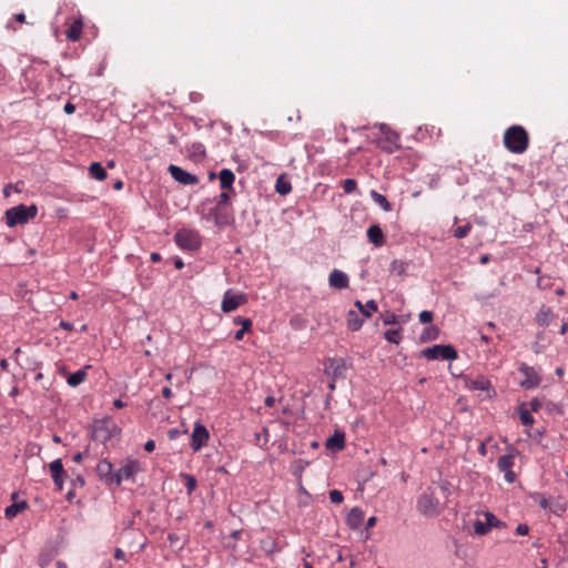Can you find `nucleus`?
Wrapping results in <instances>:
<instances>
[{
  "mask_svg": "<svg viewBox=\"0 0 568 568\" xmlns=\"http://www.w3.org/2000/svg\"><path fill=\"white\" fill-rule=\"evenodd\" d=\"M515 464V455L506 454L498 458L497 466L500 471L510 470Z\"/></svg>",
  "mask_w": 568,
  "mask_h": 568,
  "instance_id": "nucleus-26",
  "label": "nucleus"
},
{
  "mask_svg": "<svg viewBox=\"0 0 568 568\" xmlns=\"http://www.w3.org/2000/svg\"><path fill=\"white\" fill-rule=\"evenodd\" d=\"M386 341L393 344H399L402 339L400 331L399 329H388L384 334Z\"/></svg>",
  "mask_w": 568,
  "mask_h": 568,
  "instance_id": "nucleus-33",
  "label": "nucleus"
},
{
  "mask_svg": "<svg viewBox=\"0 0 568 568\" xmlns=\"http://www.w3.org/2000/svg\"><path fill=\"white\" fill-rule=\"evenodd\" d=\"M155 448V443L154 440L150 439L148 440L145 444H144V449L149 453L153 452Z\"/></svg>",
  "mask_w": 568,
  "mask_h": 568,
  "instance_id": "nucleus-50",
  "label": "nucleus"
},
{
  "mask_svg": "<svg viewBox=\"0 0 568 568\" xmlns=\"http://www.w3.org/2000/svg\"><path fill=\"white\" fill-rule=\"evenodd\" d=\"M329 499L334 504H341V503H343L344 497H343V494L339 490L333 489V490L329 491Z\"/></svg>",
  "mask_w": 568,
  "mask_h": 568,
  "instance_id": "nucleus-40",
  "label": "nucleus"
},
{
  "mask_svg": "<svg viewBox=\"0 0 568 568\" xmlns=\"http://www.w3.org/2000/svg\"><path fill=\"white\" fill-rule=\"evenodd\" d=\"M49 469L55 486L58 487V489L61 490L63 488L65 477V471L63 469L61 459H54L53 462H51L49 465Z\"/></svg>",
  "mask_w": 568,
  "mask_h": 568,
  "instance_id": "nucleus-13",
  "label": "nucleus"
},
{
  "mask_svg": "<svg viewBox=\"0 0 568 568\" xmlns=\"http://www.w3.org/2000/svg\"><path fill=\"white\" fill-rule=\"evenodd\" d=\"M229 191H230V190H224V191L220 194L219 205H224V204L229 203V201H230V194H229Z\"/></svg>",
  "mask_w": 568,
  "mask_h": 568,
  "instance_id": "nucleus-46",
  "label": "nucleus"
},
{
  "mask_svg": "<svg viewBox=\"0 0 568 568\" xmlns=\"http://www.w3.org/2000/svg\"><path fill=\"white\" fill-rule=\"evenodd\" d=\"M305 465H306V463H305V462H303V460H297V462L295 463V467H296V469H297L300 473H301V471H303V469H304V466H305Z\"/></svg>",
  "mask_w": 568,
  "mask_h": 568,
  "instance_id": "nucleus-57",
  "label": "nucleus"
},
{
  "mask_svg": "<svg viewBox=\"0 0 568 568\" xmlns=\"http://www.w3.org/2000/svg\"><path fill=\"white\" fill-rule=\"evenodd\" d=\"M38 213V207L34 204L24 205L19 204L6 211L7 225L14 227L24 225L30 220L34 219Z\"/></svg>",
  "mask_w": 568,
  "mask_h": 568,
  "instance_id": "nucleus-2",
  "label": "nucleus"
},
{
  "mask_svg": "<svg viewBox=\"0 0 568 568\" xmlns=\"http://www.w3.org/2000/svg\"><path fill=\"white\" fill-rule=\"evenodd\" d=\"M162 395L163 397H165L166 399L171 398L172 397V390L170 387H164L162 389Z\"/></svg>",
  "mask_w": 568,
  "mask_h": 568,
  "instance_id": "nucleus-55",
  "label": "nucleus"
},
{
  "mask_svg": "<svg viewBox=\"0 0 568 568\" xmlns=\"http://www.w3.org/2000/svg\"><path fill=\"white\" fill-rule=\"evenodd\" d=\"M516 531L520 536H525L529 532V527L525 524H520L517 526Z\"/></svg>",
  "mask_w": 568,
  "mask_h": 568,
  "instance_id": "nucleus-49",
  "label": "nucleus"
},
{
  "mask_svg": "<svg viewBox=\"0 0 568 568\" xmlns=\"http://www.w3.org/2000/svg\"><path fill=\"white\" fill-rule=\"evenodd\" d=\"M245 333H246V332H245L244 329H242V328H241V329H239V331L235 333V335H234L235 339H236V341H241V339L243 338V336H244V334H245Z\"/></svg>",
  "mask_w": 568,
  "mask_h": 568,
  "instance_id": "nucleus-58",
  "label": "nucleus"
},
{
  "mask_svg": "<svg viewBox=\"0 0 568 568\" xmlns=\"http://www.w3.org/2000/svg\"><path fill=\"white\" fill-rule=\"evenodd\" d=\"M234 322L241 324V328L245 332H248L252 327V321L250 318L236 317Z\"/></svg>",
  "mask_w": 568,
  "mask_h": 568,
  "instance_id": "nucleus-41",
  "label": "nucleus"
},
{
  "mask_svg": "<svg viewBox=\"0 0 568 568\" xmlns=\"http://www.w3.org/2000/svg\"><path fill=\"white\" fill-rule=\"evenodd\" d=\"M433 320V313L430 311H422L419 313V321L424 324L430 323Z\"/></svg>",
  "mask_w": 568,
  "mask_h": 568,
  "instance_id": "nucleus-45",
  "label": "nucleus"
},
{
  "mask_svg": "<svg viewBox=\"0 0 568 568\" xmlns=\"http://www.w3.org/2000/svg\"><path fill=\"white\" fill-rule=\"evenodd\" d=\"M488 386H489L488 381L483 379V378L473 382V387L476 389L486 390L488 388Z\"/></svg>",
  "mask_w": 568,
  "mask_h": 568,
  "instance_id": "nucleus-44",
  "label": "nucleus"
},
{
  "mask_svg": "<svg viewBox=\"0 0 568 568\" xmlns=\"http://www.w3.org/2000/svg\"><path fill=\"white\" fill-rule=\"evenodd\" d=\"M16 19H17V21H19V22H24V21H26V16H24V13H18V14L16 16Z\"/></svg>",
  "mask_w": 568,
  "mask_h": 568,
  "instance_id": "nucleus-64",
  "label": "nucleus"
},
{
  "mask_svg": "<svg viewBox=\"0 0 568 568\" xmlns=\"http://www.w3.org/2000/svg\"><path fill=\"white\" fill-rule=\"evenodd\" d=\"M326 448L332 450H342L345 446V434L336 430L333 436L326 440Z\"/></svg>",
  "mask_w": 568,
  "mask_h": 568,
  "instance_id": "nucleus-18",
  "label": "nucleus"
},
{
  "mask_svg": "<svg viewBox=\"0 0 568 568\" xmlns=\"http://www.w3.org/2000/svg\"><path fill=\"white\" fill-rule=\"evenodd\" d=\"M364 520V511L359 507L349 510L346 517V524L352 529H358Z\"/></svg>",
  "mask_w": 568,
  "mask_h": 568,
  "instance_id": "nucleus-16",
  "label": "nucleus"
},
{
  "mask_svg": "<svg viewBox=\"0 0 568 568\" xmlns=\"http://www.w3.org/2000/svg\"><path fill=\"white\" fill-rule=\"evenodd\" d=\"M504 473V477H505V480L507 483H514L516 480V474L510 469V470H505L503 471Z\"/></svg>",
  "mask_w": 568,
  "mask_h": 568,
  "instance_id": "nucleus-47",
  "label": "nucleus"
},
{
  "mask_svg": "<svg viewBox=\"0 0 568 568\" xmlns=\"http://www.w3.org/2000/svg\"><path fill=\"white\" fill-rule=\"evenodd\" d=\"M328 374H332L334 379L342 377L345 373V364L342 359L331 361L329 365L325 367Z\"/></svg>",
  "mask_w": 568,
  "mask_h": 568,
  "instance_id": "nucleus-22",
  "label": "nucleus"
},
{
  "mask_svg": "<svg viewBox=\"0 0 568 568\" xmlns=\"http://www.w3.org/2000/svg\"><path fill=\"white\" fill-rule=\"evenodd\" d=\"M531 498L539 504V506L544 509L548 508L549 503L548 499L540 493H535L531 495Z\"/></svg>",
  "mask_w": 568,
  "mask_h": 568,
  "instance_id": "nucleus-38",
  "label": "nucleus"
},
{
  "mask_svg": "<svg viewBox=\"0 0 568 568\" xmlns=\"http://www.w3.org/2000/svg\"><path fill=\"white\" fill-rule=\"evenodd\" d=\"M367 239L371 243H373L375 246H382L384 244V233L382 231V229L379 227V225L377 224H374V225H371L368 229H367Z\"/></svg>",
  "mask_w": 568,
  "mask_h": 568,
  "instance_id": "nucleus-17",
  "label": "nucleus"
},
{
  "mask_svg": "<svg viewBox=\"0 0 568 568\" xmlns=\"http://www.w3.org/2000/svg\"><path fill=\"white\" fill-rule=\"evenodd\" d=\"M375 524H376V517L372 516V517H369V518L367 519V521H366V528H367V529H368V528H372V527H374V526H375Z\"/></svg>",
  "mask_w": 568,
  "mask_h": 568,
  "instance_id": "nucleus-56",
  "label": "nucleus"
},
{
  "mask_svg": "<svg viewBox=\"0 0 568 568\" xmlns=\"http://www.w3.org/2000/svg\"><path fill=\"white\" fill-rule=\"evenodd\" d=\"M169 172L172 175V178L184 185H194L199 182V179L196 175L191 174L183 170L182 168L171 164L169 166Z\"/></svg>",
  "mask_w": 568,
  "mask_h": 568,
  "instance_id": "nucleus-12",
  "label": "nucleus"
},
{
  "mask_svg": "<svg viewBox=\"0 0 568 568\" xmlns=\"http://www.w3.org/2000/svg\"><path fill=\"white\" fill-rule=\"evenodd\" d=\"M355 306L363 314V317H371L372 314L377 311V304L373 300H369L365 304L361 301H356Z\"/></svg>",
  "mask_w": 568,
  "mask_h": 568,
  "instance_id": "nucleus-23",
  "label": "nucleus"
},
{
  "mask_svg": "<svg viewBox=\"0 0 568 568\" xmlns=\"http://www.w3.org/2000/svg\"><path fill=\"white\" fill-rule=\"evenodd\" d=\"M501 523L491 513H485L484 519H476L474 523V531L476 535H486L491 527L499 526Z\"/></svg>",
  "mask_w": 568,
  "mask_h": 568,
  "instance_id": "nucleus-11",
  "label": "nucleus"
},
{
  "mask_svg": "<svg viewBox=\"0 0 568 568\" xmlns=\"http://www.w3.org/2000/svg\"><path fill=\"white\" fill-rule=\"evenodd\" d=\"M275 190L281 195H287L292 191L291 182L284 175H280L275 183Z\"/></svg>",
  "mask_w": 568,
  "mask_h": 568,
  "instance_id": "nucleus-28",
  "label": "nucleus"
},
{
  "mask_svg": "<svg viewBox=\"0 0 568 568\" xmlns=\"http://www.w3.org/2000/svg\"><path fill=\"white\" fill-rule=\"evenodd\" d=\"M174 265L178 270H181L184 266V263L181 258H176Z\"/></svg>",
  "mask_w": 568,
  "mask_h": 568,
  "instance_id": "nucleus-63",
  "label": "nucleus"
},
{
  "mask_svg": "<svg viewBox=\"0 0 568 568\" xmlns=\"http://www.w3.org/2000/svg\"><path fill=\"white\" fill-rule=\"evenodd\" d=\"M438 328L436 326H428V327H425L424 332L420 334L419 336V339L423 342V343H426V342H429V341H434L438 337Z\"/></svg>",
  "mask_w": 568,
  "mask_h": 568,
  "instance_id": "nucleus-32",
  "label": "nucleus"
},
{
  "mask_svg": "<svg viewBox=\"0 0 568 568\" xmlns=\"http://www.w3.org/2000/svg\"><path fill=\"white\" fill-rule=\"evenodd\" d=\"M142 469V465L139 460L126 459L118 471L114 473V484L120 485L123 480L133 479Z\"/></svg>",
  "mask_w": 568,
  "mask_h": 568,
  "instance_id": "nucleus-6",
  "label": "nucleus"
},
{
  "mask_svg": "<svg viewBox=\"0 0 568 568\" xmlns=\"http://www.w3.org/2000/svg\"><path fill=\"white\" fill-rule=\"evenodd\" d=\"M209 430L200 422L195 423L191 435V447L194 452L200 450L209 440Z\"/></svg>",
  "mask_w": 568,
  "mask_h": 568,
  "instance_id": "nucleus-9",
  "label": "nucleus"
},
{
  "mask_svg": "<svg viewBox=\"0 0 568 568\" xmlns=\"http://www.w3.org/2000/svg\"><path fill=\"white\" fill-rule=\"evenodd\" d=\"M519 372L524 375V379L520 382V385L524 388L530 389L539 385L540 377L534 367L521 363L519 366Z\"/></svg>",
  "mask_w": 568,
  "mask_h": 568,
  "instance_id": "nucleus-10",
  "label": "nucleus"
},
{
  "mask_svg": "<svg viewBox=\"0 0 568 568\" xmlns=\"http://www.w3.org/2000/svg\"><path fill=\"white\" fill-rule=\"evenodd\" d=\"M554 318V314L549 307L542 306L536 314V322L541 327H547Z\"/></svg>",
  "mask_w": 568,
  "mask_h": 568,
  "instance_id": "nucleus-21",
  "label": "nucleus"
},
{
  "mask_svg": "<svg viewBox=\"0 0 568 568\" xmlns=\"http://www.w3.org/2000/svg\"><path fill=\"white\" fill-rule=\"evenodd\" d=\"M82 32V21L75 20L67 30V38L71 41L80 39Z\"/></svg>",
  "mask_w": 568,
  "mask_h": 568,
  "instance_id": "nucleus-29",
  "label": "nucleus"
},
{
  "mask_svg": "<svg viewBox=\"0 0 568 568\" xmlns=\"http://www.w3.org/2000/svg\"><path fill=\"white\" fill-rule=\"evenodd\" d=\"M190 152L192 155H204L205 148L202 143H193L191 145Z\"/></svg>",
  "mask_w": 568,
  "mask_h": 568,
  "instance_id": "nucleus-42",
  "label": "nucleus"
},
{
  "mask_svg": "<svg viewBox=\"0 0 568 568\" xmlns=\"http://www.w3.org/2000/svg\"><path fill=\"white\" fill-rule=\"evenodd\" d=\"M97 471L100 477L114 484V473H112V464L109 460L103 459L99 462L97 465Z\"/></svg>",
  "mask_w": 568,
  "mask_h": 568,
  "instance_id": "nucleus-20",
  "label": "nucleus"
},
{
  "mask_svg": "<svg viewBox=\"0 0 568 568\" xmlns=\"http://www.w3.org/2000/svg\"><path fill=\"white\" fill-rule=\"evenodd\" d=\"M420 355L427 359H455L457 352L450 345H433L422 351Z\"/></svg>",
  "mask_w": 568,
  "mask_h": 568,
  "instance_id": "nucleus-5",
  "label": "nucleus"
},
{
  "mask_svg": "<svg viewBox=\"0 0 568 568\" xmlns=\"http://www.w3.org/2000/svg\"><path fill=\"white\" fill-rule=\"evenodd\" d=\"M150 257H151V261H153V262H159L161 260L160 253H156V252L151 253Z\"/></svg>",
  "mask_w": 568,
  "mask_h": 568,
  "instance_id": "nucleus-62",
  "label": "nucleus"
},
{
  "mask_svg": "<svg viewBox=\"0 0 568 568\" xmlns=\"http://www.w3.org/2000/svg\"><path fill=\"white\" fill-rule=\"evenodd\" d=\"M365 317H361L359 314L356 311H349L347 313V326L352 331H358L363 323Z\"/></svg>",
  "mask_w": 568,
  "mask_h": 568,
  "instance_id": "nucleus-25",
  "label": "nucleus"
},
{
  "mask_svg": "<svg viewBox=\"0 0 568 568\" xmlns=\"http://www.w3.org/2000/svg\"><path fill=\"white\" fill-rule=\"evenodd\" d=\"M89 173L91 178L103 181L106 178V172L104 168L99 162H93L89 166Z\"/></svg>",
  "mask_w": 568,
  "mask_h": 568,
  "instance_id": "nucleus-30",
  "label": "nucleus"
},
{
  "mask_svg": "<svg viewBox=\"0 0 568 568\" xmlns=\"http://www.w3.org/2000/svg\"><path fill=\"white\" fill-rule=\"evenodd\" d=\"M176 244L187 251H195L201 246V237L194 230L182 229L175 233Z\"/></svg>",
  "mask_w": 568,
  "mask_h": 568,
  "instance_id": "nucleus-4",
  "label": "nucleus"
},
{
  "mask_svg": "<svg viewBox=\"0 0 568 568\" xmlns=\"http://www.w3.org/2000/svg\"><path fill=\"white\" fill-rule=\"evenodd\" d=\"M328 284L333 288L343 290L348 287L349 280L346 273L335 268L328 275Z\"/></svg>",
  "mask_w": 568,
  "mask_h": 568,
  "instance_id": "nucleus-14",
  "label": "nucleus"
},
{
  "mask_svg": "<svg viewBox=\"0 0 568 568\" xmlns=\"http://www.w3.org/2000/svg\"><path fill=\"white\" fill-rule=\"evenodd\" d=\"M566 332H568V317L565 320L560 327V334H565Z\"/></svg>",
  "mask_w": 568,
  "mask_h": 568,
  "instance_id": "nucleus-60",
  "label": "nucleus"
},
{
  "mask_svg": "<svg viewBox=\"0 0 568 568\" xmlns=\"http://www.w3.org/2000/svg\"><path fill=\"white\" fill-rule=\"evenodd\" d=\"M379 129V132L385 136V139L397 146L398 141V134L393 131L390 128H388L385 123H381L377 125Z\"/></svg>",
  "mask_w": 568,
  "mask_h": 568,
  "instance_id": "nucleus-31",
  "label": "nucleus"
},
{
  "mask_svg": "<svg viewBox=\"0 0 568 568\" xmlns=\"http://www.w3.org/2000/svg\"><path fill=\"white\" fill-rule=\"evenodd\" d=\"M125 405H126V404H125L124 402H122L121 399H115V400L113 402V406H114L115 408H122V407H124Z\"/></svg>",
  "mask_w": 568,
  "mask_h": 568,
  "instance_id": "nucleus-61",
  "label": "nucleus"
},
{
  "mask_svg": "<svg viewBox=\"0 0 568 568\" xmlns=\"http://www.w3.org/2000/svg\"><path fill=\"white\" fill-rule=\"evenodd\" d=\"M417 510L427 517L436 516L439 513V503L430 494L424 493L417 500Z\"/></svg>",
  "mask_w": 568,
  "mask_h": 568,
  "instance_id": "nucleus-7",
  "label": "nucleus"
},
{
  "mask_svg": "<svg viewBox=\"0 0 568 568\" xmlns=\"http://www.w3.org/2000/svg\"><path fill=\"white\" fill-rule=\"evenodd\" d=\"M541 407V403L538 398H534L529 402V408L532 412H537Z\"/></svg>",
  "mask_w": 568,
  "mask_h": 568,
  "instance_id": "nucleus-48",
  "label": "nucleus"
},
{
  "mask_svg": "<svg viewBox=\"0 0 568 568\" xmlns=\"http://www.w3.org/2000/svg\"><path fill=\"white\" fill-rule=\"evenodd\" d=\"M383 323L385 325H393V324H396L397 323V316L393 313H386L384 316H383Z\"/></svg>",
  "mask_w": 568,
  "mask_h": 568,
  "instance_id": "nucleus-43",
  "label": "nucleus"
},
{
  "mask_svg": "<svg viewBox=\"0 0 568 568\" xmlns=\"http://www.w3.org/2000/svg\"><path fill=\"white\" fill-rule=\"evenodd\" d=\"M275 403V398L273 396H267L265 398V405L268 406V407H272Z\"/></svg>",
  "mask_w": 568,
  "mask_h": 568,
  "instance_id": "nucleus-59",
  "label": "nucleus"
},
{
  "mask_svg": "<svg viewBox=\"0 0 568 568\" xmlns=\"http://www.w3.org/2000/svg\"><path fill=\"white\" fill-rule=\"evenodd\" d=\"M390 272L397 275H402L405 272V265L403 262L393 261L390 264Z\"/></svg>",
  "mask_w": 568,
  "mask_h": 568,
  "instance_id": "nucleus-39",
  "label": "nucleus"
},
{
  "mask_svg": "<svg viewBox=\"0 0 568 568\" xmlns=\"http://www.w3.org/2000/svg\"><path fill=\"white\" fill-rule=\"evenodd\" d=\"M244 303H246L245 294L233 293L231 290H229L225 292V294L223 296L221 308L223 312L230 313V312L236 310L239 306H241Z\"/></svg>",
  "mask_w": 568,
  "mask_h": 568,
  "instance_id": "nucleus-8",
  "label": "nucleus"
},
{
  "mask_svg": "<svg viewBox=\"0 0 568 568\" xmlns=\"http://www.w3.org/2000/svg\"><path fill=\"white\" fill-rule=\"evenodd\" d=\"M63 110L67 114H72L74 112L75 108L72 103H67L64 105Z\"/></svg>",
  "mask_w": 568,
  "mask_h": 568,
  "instance_id": "nucleus-53",
  "label": "nucleus"
},
{
  "mask_svg": "<svg viewBox=\"0 0 568 568\" xmlns=\"http://www.w3.org/2000/svg\"><path fill=\"white\" fill-rule=\"evenodd\" d=\"M470 229H471V225L469 223L462 225V226H457L454 230V236L456 239H464L468 235Z\"/></svg>",
  "mask_w": 568,
  "mask_h": 568,
  "instance_id": "nucleus-35",
  "label": "nucleus"
},
{
  "mask_svg": "<svg viewBox=\"0 0 568 568\" xmlns=\"http://www.w3.org/2000/svg\"><path fill=\"white\" fill-rule=\"evenodd\" d=\"M529 143L527 131L520 125H513L504 133L505 148L516 154L524 153Z\"/></svg>",
  "mask_w": 568,
  "mask_h": 568,
  "instance_id": "nucleus-1",
  "label": "nucleus"
},
{
  "mask_svg": "<svg viewBox=\"0 0 568 568\" xmlns=\"http://www.w3.org/2000/svg\"><path fill=\"white\" fill-rule=\"evenodd\" d=\"M12 505L6 507L4 509V515L7 518H13L27 508V501L24 499H19L17 494H12Z\"/></svg>",
  "mask_w": 568,
  "mask_h": 568,
  "instance_id": "nucleus-15",
  "label": "nucleus"
},
{
  "mask_svg": "<svg viewBox=\"0 0 568 568\" xmlns=\"http://www.w3.org/2000/svg\"><path fill=\"white\" fill-rule=\"evenodd\" d=\"M114 557H115V559L124 560L125 554L122 549L116 548L114 551Z\"/></svg>",
  "mask_w": 568,
  "mask_h": 568,
  "instance_id": "nucleus-52",
  "label": "nucleus"
},
{
  "mask_svg": "<svg viewBox=\"0 0 568 568\" xmlns=\"http://www.w3.org/2000/svg\"><path fill=\"white\" fill-rule=\"evenodd\" d=\"M183 477L185 479L187 494L191 495L196 487V479L193 476L186 474H184Z\"/></svg>",
  "mask_w": 568,
  "mask_h": 568,
  "instance_id": "nucleus-37",
  "label": "nucleus"
},
{
  "mask_svg": "<svg viewBox=\"0 0 568 568\" xmlns=\"http://www.w3.org/2000/svg\"><path fill=\"white\" fill-rule=\"evenodd\" d=\"M180 435V430L176 428H172L168 432V436L170 439H175Z\"/></svg>",
  "mask_w": 568,
  "mask_h": 568,
  "instance_id": "nucleus-51",
  "label": "nucleus"
},
{
  "mask_svg": "<svg viewBox=\"0 0 568 568\" xmlns=\"http://www.w3.org/2000/svg\"><path fill=\"white\" fill-rule=\"evenodd\" d=\"M119 433L116 425L110 419L97 420L92 426V438L105 444Z\"/></svg>",
  "mask_w": 568,
  "mask_h": 568,
  "instance_id": "nucleus-3",
  "label": "nucleus"
},
{
  "mask_svg": "<svg viewBox=\"0 0 568 568\" xmlns=\"http://www.w3.org/2000/svg\"><path fill=\"white\" fill-rule=\"evenodd\" d=\"M369 195L372 200L383 209V211L389 212L392 210V204L383 194L378 193L375 190H372Z\"/></svg>",
  "mask_w": 568,
  "mask_h": 568,
  "instance_id": "nucleus-27",
  "label": "nucleus"
},
{
  "mask_svg": "<svg viewBox=\"0 0 568 568\" xmlns=\"http://www.w3.org/2000/svg\"><path fill=\"white\" fill-rule=\"evenodd\" d=\"M87 368H89V366L70 374L67 379L68 384L71 387H77L82 384L87 378Z\"/></svg>",
  "mask_w": 568,
  "mask_h": 568,
  "instance_id": "nucleus-24",
  "label": "nucleus"
},
{
  "mask_svg": "<svg viewBox=\"0 0 568 568\" xmlns=\"http://www.w3.org/2000/svg\"><path fill=\"white\" fill-rule=\"evenodd\" d=\"M519 418H520L521 424L525 426H531L535 422L530 412L527 409H524V408H520V410H519Z\"/></svg>",
  "mask_w": 568,
  "mask_h": 568,
  "instance_id": "nucleus-34",
  "label": "nucleus"
},
{
  "mask_svg": "<svg viewBox=\"0 0 568 568\" xmlns=\"http://www.w3.org/2000/svg\"><path fill=\"white\" fill-rule=\"evenodd\" d=\"M357 187V183L354 179H346L343 182V190L345 193H353Z\"/></svg>",
  "mask_w": 568,
  "mask_h": 568,
  "instance_id": "nucleus-36",
  "label": "nucleus"
},
{
  "mask_svg": "<svg viewBox=\"0 0 568 568\" xmlns=\"http://www.w3.org/2000/svg\"><path fill=\"white\" fill-rule=\"evenodd\" d=\"M60 326L65 329V331H72L73 329V325L69 322H65V321H61L60 323Z\"/></svg>",
  "mask_w": 568,
  "mask_h": 568,
  "instance_id": "nucleus-54",
  "label": "nucleus"
},
{
  "mask_svg": "<svg viewBox=\"0 0 568 568\" xmlns=\"http://www.w3.org/2000/svg\"><path fill=\"white\" fill-rule=\"evenodd\" d=\"M219 179L221 189L233 191L235 175L230 169L221 170L219 173Z\"/></svg>",
  "mask_w": 568,
  "mask_h": 568,
  "instance_id": "nucleus-19",
  "label": "nucleus"
}]
</instances>
